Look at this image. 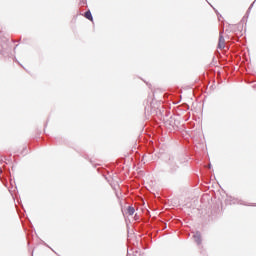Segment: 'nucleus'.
I'll return each instance as SVG.
<instances>
[{"mask_svg": "<svg viewBox=\"0 0 256 256\" xmlns=\"http://www.w3.org/2000/svg\"><path fill=\"white\" fill-rule=\"evenodd\" d=\"M218 49H225V37H223L222 33L219 35Z\"/></svg>", "mask_w": 256, "mask_h": 256, "instance_id": "obj_1", "label": "nucleus"}, {"mask_svg": "<svg viewBox=\"0 0 256 256\" xmlns=\"http://www.w3.org/2000/svg\"><path fill=\"white\" fill-rule=\"evenodd\" d=\"M84 17L86 19H88V21H93V15L91 14V11H89V10L87 12H85Z\"/></svg>", "mask_w": 256, "mask_h": 256, "instance_id": "obj_2", "label": "nucleus"}, {"mask_svg": "<svg viewBox=\"0 0 256 256\" xmlns=\"http://www.w3.org/2000/svg\"><path fill=\"white\" fill-rule=\"evenodd\" d=\"M127 214L128 215H134L135 214V208H133V207H128L127 208Z\"/></svg>", "mask_w": 256, "mask_h": 256, "instance_id": "obj_3", "label": "nucleus"}]
</instances>
